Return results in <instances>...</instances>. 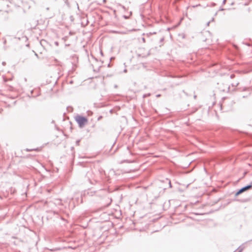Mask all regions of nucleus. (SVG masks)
<instances>
[{"mask_svg": "<svg viewBox=\"0 0 252 252\" xmlns=\"http://www.w3.org/2000/svg\"><path fill=\"white\" fill-rule=\"evenodd\" d=\"M252 187V186L251 185H249V186H247L246 187H245L242 188L241 189H240L238 191H237L235 195L236 196L239 195V194H240L244 191H245L251 189Z\"/></svg>", "mask_w": 252, "mask_h": 252, "instance_id": "f03ea898", "label": "nucleus"}, {"mask_svg": "<svg viewBox=\"0 0 252 252\" xmlns=\"http://www.w3.org/2000/svg\"><path fill=\"white\" fill-rule=\"evenodd\" d=\"M75 120L79 124L80 127L83 126L88 122L86 118L81 116H77L75 117Z\"/></svg>", "mask_w": 252, "mask_h": 252, "instance_id": "f257e3e1", "label": "nucleus"}]
</instances>
